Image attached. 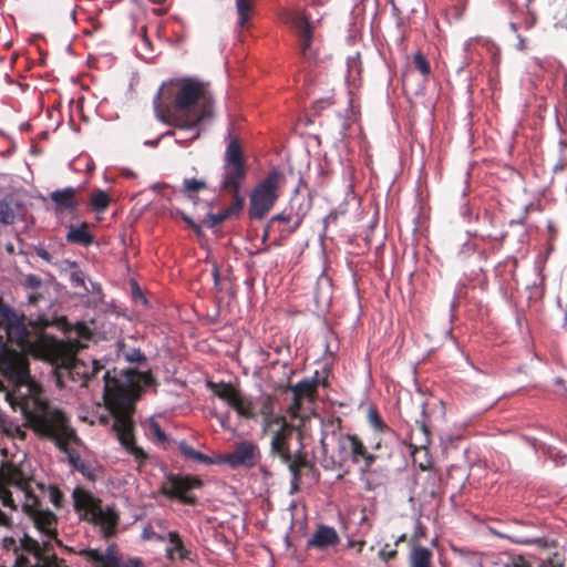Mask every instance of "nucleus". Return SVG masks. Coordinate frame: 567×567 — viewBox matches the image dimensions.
Returning <instances> with one entry per match:
<instances>
[{
  "instance_id": "16",
  "label": "nucleus",
  "mask_w": 567,
  "mask_h": 567,
  "mask_svg": "<svg viewBox=\"0 0 567 567\" xmlns=\"http://www.w3.org/2000/svg\"><path fill=\"white\" fill-rule=\"evenodd\" d=\"M340 543V537L337 530L328 525H319L311 538L307 540V547L326 550L330 547L337 546Z\"/></svg>"
},
{
  "instance_id": "39",
  "label": "nucleus",
  "mask_w": 567,
  "mask_h": 567,
  "mask_svg": "<svg viewBox=\"0 0 567 567\" xmlns=\"http://www.w3.org/2000/svg\"><path fill=\"white\" fill-rule=\"evenodd\" d=\"M75 333L81 338L87 339L90 337V329L84 323H78Z\"/></svg>"
},
{
  "instance_id": "44",
  "label": "nucleus",
  "mask_w": 567,
  "mask_h": 567,
  "mask_svg": "<svg viewBox=\"0 0 567 567\" xmlns=\"http://www.w3.org/2000/svg\"><path fill=\"white\" fill-rule=\"evenodd\" d=\"M181 131L187 133V134H184V137L183 138H178L176 140L177 143H182V142H187V141H193L190 137L193 135L194 132H190L188 130H183L182 127H179Z\"/></svg>"
},
{
  "instance_id": "28",
  "label": "nucleus",
  "mask_w": 567,
  "mask_h": 567,
  "mask_svg": "<svg viewBox=\"0 0 567 567\" xmlns=\"http://www.w3.org/2000/svg\"><path fill=\"white\" fill-rule=\"evenodd\" d=\"M206 188V183L196 178H186L184 181V192L188 197L193 198V195L200 189Z\"/></svg>"
},
{
  "instance_id": "41",
  "label": "nucleus",
  "mask_w": 567,
  "mask_h": 567,
  "mask_svg": "<svg viewBox=\"0 0 567 567\" xmlns=\"http://www.w3.org/2000/svg\"><path fill=\"white\" fill-rule=\"evenodd\" d=\"M289 219H290V218H289V216H287V215H284V214L276 215V216H274V217L270 219V221H269V224H268V227H270L275 221H289Z\"/></svg>"
},
{
  "instance_id": "1",
  "label": "nucleus",
  "mask_w": 567,
  "mask_h": 567,
  "mask_svg": "<svg viewBox=\"0 0 567 567\" xmlns=\"http://www.w3.org/2000/svg\"><path fill=\"white\" fill-rule=\"evenodd\" d=\"M0 364L9 374L8 385L0 378V390L12 410L19 411L30 429L52 440L69 456L70 462L76 464L79 455L71 445L78 444L80 440L70 426L66 414L47 401L40 385L31 379L28 358L2 351Z\"/></svg>"
},
{
  "instance_id": "3",
  "label": "nucleus",
  "mask_w": 567,
  "mask_h": 567,
  "mask_svg": "<svg viewBox=\"0 0 567 567\" xmlns=\"http://www.w3.org/2000/svg\"><path fill=\"white\" fill-rule=\"evenodd\" d=\"M35 488H40L44 493V486L27 475L22 467L10 464L0 468L2 504L12 509L21 506L22 511L32 518L35 528L42 534L43 545L48 546L51 540L56 538L58 519L50 511L40 508Z\"/></svg>"
},
{
  "instance_id": "9",
  "label": "nucleus",
  "mask_w": 567,
  "mask_h": 567,
  "mask_svg": "<svg viewBox=\"0 0 567 567\" xmlns=\"http://www.w3.org/2000/svg\"><path fill=\"white\" fill-rule=\"evenodd\" d=\"M284 179L281 172L272 171L256 185L250 194L249 202V216L251 218L261 219L269 213L278 198V190Z\"/></svg>"
},
{
  "instance_id": "56",
  "label": "nucleus",
  "mask_w": 567,
  "mask_h": 567,
  "mask_svg": "<svg viewBox=\"0 0 567 567\" xmlns=\"http://www.w3.org/2000/svg\"><path fill=\"white\" fill-rule=\"evenodd\" d=\"M511 27H512L513 30H516V24L515 23H512Z\"/></svg>"
},
{
  "instance_id": "50",
  "label": "nucleus",
  "mask_w": 567,
  "mask_h": 567,
  "mask_svg": "<svg viewBox=\"0 0 567 567\" xmlns=\"http://www.w3.org/2000/svg\"><path fill=\"white\" fill-rule=\"evenodd\" d=\"M243 203H244L243 199H238L237 200L236 205L230 208L231 209V215L235 214L236 212H238L241 208Z\"/></svg>"
},
{
  "instance_id": "52",
  "label": "nucleus",
  "mask_w": 567,
  "mask_h": 567,
  "mask_svg": "<svg viewBox=\"0 0 567 567\" xmlns=\"http://www.w3.org/2000/svg\"><path fill=\"white\" fill-rule=\"evenodd\" d=\"M213 277H214V281H215V286L218 287V284H219V274H218V270L215 268L214 271H213Z\"/></svg>"
},
{
  "instance_id": "6",
  "label": "nucleus",
  "mask_w": 567,
  "mask_h": 567,
  "mask_svg": "<svg viewBox=\"0 0 567 567\" xmlns=\"http://www.w3.org/2000/svg\"><path fill=\"white\" fill-rule=\"evenodd\" d=\"M208 389L213 394L220 400L225 401L230 408H233L237 415L246 420H256L258 414L262 416V429L267 430L268 424L287 421L284 416L278 415L274 412V400L267 396L262 400L259 412L257 411L255 402L245 396L240 390L230 383L225 382H212L207 383Z\"/></svg>"
},
{
  "instance_id": "48",
  "label": "nucleus",
  "mask_w": 567,
  "mask_h": 567,
  "mask_svg": "<svg viewBox=\"0 0 567 567\" xmlns=\"http://www.w3.org/2000/svg\"><path fill=\"white\" fill-rule=\"evenodd\" d=\"M475 41H476V39H474V38H470L468 40H466V41L464 42V51H465V52H468V51H470V49H471V47L473 45V43H474Z\"/></svg>"
},
{
  "instance_id": "20",
  "label": "nucleus",
  "mask_w": 567,
  "mask_h": 567,
  "mask_svg": "<svg viewBox=\"0 0 567 567\" xmlns=\"http://www.w3.org/2000/svg\"><path fill=\"white\" fill-rule=\"evenodd\" d=\"M432 551L423 546L413 545L409 555L410 567H432Z\"/></svg>"
},
{
  "instance_id": "31",
  "label": "nucleus",
  "mask_w": 567,
  "mask_h": 567,
  "mask_svg": "<svg viewBox=\"0 0 567 567\" xmlns=\"http://www.w3.org/2000/svg\"><path fill=\"white\" fill-rule=\"evenodd\" d=\"M229 216H231V209H226L218 214H208L207 219L205 220V224L212 228V227L223 223Z\"/></svg>"
},
{
  "instance_id": "33",
  "label": "nucleus",
  "mask_w": 567,
  "mask_h": 567,
  "mask_svg": "<svg viewBox=\"0 0 567 567\" xmlns=\"http://www.w3.org/2000/svg\"><path fill=\"white\" fill-rule=\"evenodd\" d=\"M47 494H48L50 502L54 505V507H56V508L62 507L63 494L58 487L50 486L47 489Z\"/></svg>"
},
{
  "instance_id": "47",
  "label": "nucleus",
  "mask_w": 567,
  "mask_h": 567,
  "mask_svg": "<svg viewBox=\"0 0 567 567\" xmlns=\"http://www.w3.org/2000/svg\"><path fill=\"white\" fill-rule=\"evenodd\" d=\"M475 41H476V39H474V38H470L468 40H466V41L464 42V51H465V52H468V51H470V49H471V47L473 45V43H474Z\"/></svg>"
},
{
  "instance_id": "54",
  "label": "nucleus",
  "mask_w": 567,
  "mask_h": 567,
  "mask_svg": "<svg viewBox=\"0 0 567 567\" xmlns=\"http://www.w3.org/2000/svg\"><path fill=\"white\" fill-rule=\"evenodd\" d=\"M145 379H146V380H145V383H146V384H150V383H151V377H150V375H145Z\"/></svg>"
},
{
  "instance_id": "13",
  "label": "nucleus",
  "mask_w": 567,
  "mask_h": 567,
  "mask_svg": "<svg viewBox=\"0 0 567 567\" xmlns=\"http://www.w3.org/2000/svg\"><path fill=\"white\" fill-rule=\"evenodd\" d=\"M94 567H146L138 557L123 559L115 545H110L104 551L85 549L82 553Z\"/></svg>"
},
{
  "instance_id": "19",
  "label": "nucleus",
  "mask_w": 567,
  "mask_h": 567,
  "mask_svg": "<svg viewBox=\"0 0 567 567\" xmlns=\"http://www.w3.org/2000/svg\"><path fill=\"white\" fill-rule=\"evenodd\" d=\"M256 446L251 443H241L227 455V463L233 467L252 465L255 463Z\"/></svg>"
},
{
  "instance_id": "30",
  "label": "nucleus",
  "mask_w": 567,
  "mask_h": 567,
  "mask_svg": "<svg viewBox=\"0 0 567 567\" xmlns=\"http://www.w3.org/2000/svg\"><path fill=\"white\" fill-rule=\"evenodd\" d=\"M212 415L217 419V421L219 422L220 426L225 431L235 432L236 427L233 426V424H231L230 412L227 411L225 413H218L216 411H212Z\"/></svg>"
},
{
  "instance_id": "36",
  "label": "nucleus",
  "mask_w": 567,
  "mask_h": 567,
  "mask_svg": "<svg viewBox=\"0 0 567 567\" xmlns=\"http://www.w3.org/2000/svg\"><path fill=\"white\" fill-rule=\"evenodd\" d=\"M150 432L152 433L153 436H155L158 441H165L166 440V435L164 433V431L161 429V426L152 421L151 424H150Z\"/></svg>"
},
{
  "instance_id": "26",
  "label": "nucleus",
  "mask_w": 567,
  "mask_h": 567,
  "mask_svg": "<svg viewBox=\"0 0 567 567\" xmlns=\"http://www.w3.org/2000/svg\"><path fill=\"white\" fill-rule=\"evenodd\" d=\"M481 567H528L525 565V563L519 559L518 561H514L511 558H498V559H486L483 564H481Z\"/></svg>"
},
{
  "instance_id": "8",
  "label": "nucleus",
  "mask_w": 567,
  "mask_h": 567,
  "mask_svg": "<svg viewBox=\"0 0 567 567\" xmlns=\"http://www.w3.org/2000/svg\"><path fill=\"white\" fill-rule=\"evenodd\" d=\"M264 432L270 437L271 454L274 456H278L280 461L288 466L293 478L297 480L299 471L305 464V458L301 454H292L290 451V440L295 434L293 426L287 421L281 422L280 424L275 422L272 424H268L267 430Z\"/></svg>"
},
{
  "instance_id": "2",
  "label": "nucleus",
  "mask_w": 567,
  "mask_h": 567,
  "mask_svg": "<svg viewBox=\"0 0 567 567\" xmlns=\"http://www.w3.org/2000/svg\"><path fill=\"white\" fill-rule=\"evenodd\" d=\"M47 359L54 363L61 360L64 365L60 377H68L81 386L87 385L91 380L96 379L102 372L103 399L110 415H101L100 422L107 424L112 420V429L120 444L133 456L138 467L142 466L148 458V454L135 443L134 424L130 416L132 401L128 389L115 377H111L109 370L104 371V367L99 361L64 355L65 344L62 341L52 340L47 344Z\"/></svg>"
},
{
  "instance_id": "35",
  "label": "nucleus",
  "mask_w": 567,
  "mask_h": 567,
  "mask_svg": "<svg viewBox=\"0 0 567 567\" xmlns=\"http://www.w3.org/2000/svg\"><path fill=\"white\" fill-rule=\"evenodd\" d=\"M125 358L130 362H142L145 360V355L141 352L140 349H132L128 352L125 353Z\"/></svg>"
},
{
  "instance_id": "55",
  "label": "nucleus",
  "mask_w": 567,
  "mask_h": 567,
  "mask_svg": "<svg viewBox=\"0 0 567 567\" xmlns=\"http://www.w3.org/2000/svg\"><path fill=\"white\" fill-rule=\"evenodd\" d=\"M298 223L295 224V226L290 229V231H293L298 227Z\"/></svg>"
},
{
  "instance_id": "5",
  "label": "nucleus",
  "mask_w": 567,
  "mask_h": 567,
  "mask_svg": "<svg viewBox=\"0 0 567 567\" xmlns=\"http://www.w3.org/2000/svg\"><path fill=\"white\" fill-rule=\"evenodd\" d=\"M320 424V446L316 449L315 455L324 468L334 470L351 461L354 464L362 463L361 471L367 472L375 462V455L368 452L357 435L340 431L339 417L321 420Z\"/></svg>"
},
{
  "instance_id": "17",
  "label": "nucleus",
  "mask_w": 567,
  "mask_h": 567,
  "mask_svg": "<svg viewBox=\"0 0 567 567\" xmlns=\"http://www.w3.org/2000/svg\"><path fill=\"white\" fill-rule=\"evenodd\" d=\"M76 189L74 187H65L63 189L54 190L50 194V198L54 204L55 210L73 212L78 207Z\"/></svg>"
},
{
  "instance_id": "53",
  "label": "nucleus",
  "mask_w": 567,
  "mask_h": 567,
  "mask_svg": "<svg viewBox=\"0 0 567 567\" xmlns=\"http://www.w3.org/2000/svg\"><path fill=\"white\" fill-rule=\"evenodd\" d=\"M29 300H30V302H35L37 296L30 295Z\"/></svg>"
},
{
  "instance_id": "22",
  "label": "nucleus",
  "mask_w": 567,
  "mask_h": 567,
  "mask_svg": "<svg viewBox=\"0 0 567 567\" xmlns=\"http://www.w3.org/2000/svg\"><path fill=\"white\" fill-rule=\"evenodd\" d=\"M318 381L316 379H303L299 381L293 388V394L296 399H302L312 394L317 386Z\"/></svg>"
},
{
  "instance_id": "32",
  "label": "nucleus",
  "mask_w": 567,
  "mask_h": 567,
  "mask_svg": "<svg viewBox=\"0 0 567 567\" xmlns=\"http://www.w3.org/2000/svg\"><path fill=\"white\" fill-rule=\"evenodd\" d=\"M413 61H414L415 68L420 71V73L422 75L430 74V72H431L430 64L420 52H417L413 55Z\"/></svg>"
},
{
  "instance_id": "4",
  "label": "nucleus",
  "mask_w": 567,
  "mask_h": 567,
  "mask_svg": "<svg viewBox=\"0 0 567 567\" xmlns=\"http://www.w3.org/2000/svg\"><path fill=\"white\" fill-rule=\"evenodd\" d=\"M174 91L173 107H159V93L154 99L155 114L158 121L194 132L192 140L200 135V124L213 117L214 100L208 86L195 79H185L172 84Z\"/></svg>"
},
{
  "instance_id": "10",
  "label": "nucleus",
  "mask_w": 567,
  "mask_h": 567,
  "mask_svg": "<svg viewBox=\"0 0 567 567\" xmlns=\"http://www.w3.org/2000/svg\"><path fill=\"white\" fill-rule=\"evenodd\" d=\"M228 138L224 158L221 188L237 195L246 177L245 159L238 140L231 137L230 133Z\"/></svg>"
},
{
  "instance_id": "34",
  "label": "nucleus",
  "mask_w": 567,
  "mask_h": 567,
  "mask_svg": "<svg viewBox=\"0 0 567 567\" xmlns=\"http://www.w3.org/2000/svg\"><path fill=\"white\" fill-rule=\"evenodd\" d=\"M142 538L144 540L166 542L167 533L158 534L151 526H147L143 529Z\"/></svg>"
},
{
  "instance_id": "23",
  "label": "nucleus",
  "mask_w": 567,
  "mask_h": 567,
  "mask_svg": "<svg viewBox=\"0 0 567 567\" xmlns=\"http://www.w3.org/2000/svg\"><path fill=\"white\" fill-rule=\"evenodd\" d=\"M90 205L95 212H105L110 205V196L102 189H95L91 195Z\"/></svg>"
},
{
  "instance_id": "38",
  "label": "nucleus",
  "mask_w": 567,
  "mask_h": 567,
  "mask_svg": "<svg viewBox=\"0 0 567 567\" xmlns=\"http://www.w3.org/2000/svg\"><path fill=\"white\" fill-rule=\"evenodd\" d=\"M35 254H37V256H39L40 258H42L47 262H49V264L53 262L52 255L45 248L37 247L35 248Z\"/></svg>"
},
{
  "instance_id": "29",
  "label": "nucleus",
  "mask_w": 567,
  "mask_h": 567,
  "mask_svg": "<svg viewBox=\"0 0 567 567\" xmlns=\"http://www.w3.org/2000/svg\"><path fill=\"white\" fill-rule=\"evenodd\" d=\"M368 421L369 424L378 432H383L386 429V425L382 421L378 411L374 408H369L368 410Z\"/></svg>"
},
{
  "instance_id": "40",
  "label": "nucleus",
  "mask_w": 567,
  "mask_h": 567,
  "mask_svg": "<svg viewBox=\"0 0 567 567\" xmlns=\"http://www.w3.org/2000/svg\"><path fill=\"white\" fill-rule=\"evenodd\" d=\"M347 66H348V79L352 76V69L358 68V60L357 56H350L347 60Z\"/></svg>"
},
{
  "instance_id": "45",
  "label": "nucleus",
  "mask_w": 567,
  "mask_h": 567,
  "mask_svg": "<svg viewBox=\"0 0 567 567\" xmlns=\"http://www.w3.org/2000/svg\"><path fill=\"white\" fill-rule=\"evenodd\" d=\"M183 219H184V220H185V221H186V223H187V224H188L193 229H195L197 233H199V231H200V227H199L197 224H195V223L192 220V218H189L188 216H185V215H184V216H183Z\"/></svg>"
},
{
  "instance_id": "37",
  "label": "nucleus",
  "mask_w": 567,
  "mask_h": 567,
  "mask_svg": "<svg viewBox=\"0 0 567 567\" xmlns=\"http://www.w3.org/2000/svg\"><path fill=\"white\" fill-rule=\"evenodd\" d=\"M24 285L28 288L37 289L42 285V280L35 275H28L24 279Z\"/></svg>"
},
{
  "instance_id": "24",
  "label": "nucleus",
  "mask_w": 567,
  "mask_h": 567,
  "mask_svg": "<svg viewBox=\"0 0 567 567\" xmlns=\"http://www.w3.org/2000/svg\"><path fill=\"white\" fill-rule=\"evenodd\" d=\"M16 219V210L12 203L3 199L0 202V223L3 225H10Z\"/></svg>"
},
{
  "instance_id": "51",
  "label": "nucleus",
  "mask_w": 567,
  "mask_h": 567,
  "mask_svg": "<svg viewBox=\"0 0 567 567\" xmlns=\"http://www.w3.org/2000/svg\"><path fill=\"white\" fill-rule=\"evenodd\" d=\"M517 49L518 50H525L526 49V41L524 39H522L519 35H518Z\"/></svg>"
},
{
  "instance_id": "57",
  "label": "nucleus",
  "mask_w": 567,
  "mask_h": 567,
  "mask_svg": "<svg viewBox=\"0 0 567 567\" xmlns=\"http://www.w3.org/2000/svg\"><path fill=\"white\" fill-rule=\"evenodd\" d=\"M158 187H159V185H157V184H156V185H153V189H154V190H155V189H157Z\"/></svg>"
},
{
  "instance_id": "25",
  "label": "nucleus",
  "mask_w": 567,
  "mask_h": 567,
  "mask_svg": "<svg viewBox=\"0 0 567 567\" xmlns=\"http://www.w3.org/2000/svg\"><path fill=\"white\" fill-rule=\"evenodd\" d=\"M179 449H181L182 453L190 460H194V461H197L200 463H206V464L213 463V461L209 456L196 451L195 449H193L190 445L186 444L185 442L181 443Z\"/></svg>"
},
{
  "instance_id": "42",
  "label": "nucleus",
  "mask_w": 567,
  "mask_h": 567,
  "mask_svg": "<svg viewBox=\"0 0 567 567\" xmlns=\"http://www.w3.org/2000/svg\"><path fill=\"white\" fill-rule=\"evenodd\" d=\"M11 524V517L0 509V526H9Z\"/></svg>"
},
{
  "instance_id": "14",
  "label": "nucleus",
  "mask_w": 567,
  "mask_h": 567,
  "mask_svg": "<svg viewBox=\"0 0 567 567\" xmlns=\"http://www.w3.org/2000/svg\"><path fill=\"white\" fill-rule=\"evenodd\" d=\"M286 23L295 29L300 41V51L305 59H312L315 50L311 48L312 25L300 11H291L286 17Z\"/></svg>"
},
{
  "instance_id": "11",
  "label": "nucleus",
  "mask_w": 567,
  "mask_h": 567,
  "mask_svg": "<svg viewBox=\"0 0 567 567\" xmlns=\"http://www.w3.org/2000/svg\"><path fill=\"white\" fill-rule=\"evenodd\" d=\"M2 547L16 555L13 567H35L40 555V545L37 540L24 535L21 539L3 537Z\"/></svg>"
},
{
  "instance_id": "21",
  "label": "nucleus",
  "mask_w": 567,
  "mask_h": 567,
  "mask_svg": "<svg viewBox=\"0 0 567 567\" xmlns=\"http://www.w3.org/2000/svg\"><path fill=\"white\" fill-rule=\"evenodd\" d=\"M66 240L72 244L89 246L93 243V236L87 230V225L82 224L80 227H69Z\"/></svg>"
},
{
  "instance_id": "43",
  "label": "nucleus",
  "mask_w": 567,
  "mask_h": 567,
  "mask_svg": "<svg viewBox=\"0 0 567 567\" xmlns=\"http://www.w3.org/2000/svg\"><path fill=\"white\" fill-rule=\"evenodd\" d=\"M174 131H167L165 133H163L157 140L155 141H146L145 142V145H150V146H154V145H157L158 141L165 136H171V135H174Z\"/></svg>"
},
{
  "instance_id": "7",
  "label": "nucleus",
  "mask_w": 567,
  "mask_h": 567,
  "mask_svg": "<svg viewBox=\"0 0 567 567\" xmlns=\"http://www.w3.org/2000/svg\"><path fill=\"white\" fill-rule=\"evenodd\" d=\"M73 506L79 516L87 522L99 525L111 535L117 524V514L109 506H103L101 501L81 487L72 493Z\"/></svg>"
},
{
  "instance_id": "12",
  "label": "nucleus",
  "mask_w": 567,
  "mask_h": 567,
  "mask_svg": "<svg viewBox=\"0 0 567 567\" xmlns=\"http://www.w3.org/2000/svg\"><path fill=\"white\" fill-rule=\"evenodd\" d=\"M0 328L6 332L8 340L24 348L28 341V329L23 318L9 305L0 300Z\"/></svg>"
},
{
  "instance_id": "46",
  "label": "nucleus",
  "mask_w": 567,
  "mask_h": 567,
  "mask_svg": "<svg viewBox=\"0 0 567 567\" xmlns=\"http://www.w3.org/2000/svg\"><path fill=\"white\" fill-rule=\"evenodd\" d=\"M72 281L76 285V286H82L84 284V280L81 278V276L76 272L72 274Z\"/></svg>"
},
{
  "instance_id": "49",
  "label": "nucleus",
  "mask_w": 567,
  "mask_h": 567,
  "mask_svg": "<svg viewBox=\"0 0 567 567\" xmlns=\"http://www.w3.org/2000/svg\"><path fill=\"white\" fill-rule=\"evenodd\" d=\"M515 543H520V544H528L530 540L528 538H524V537H516V536H512L511 537Z\"/></svg>"
},
{
  "instance_id": "27",
  "label": "nucleus",
  "mask_w": 567,
  "mask_h": 567,
  "mask_svg": "<svg viewBox=\"0 0 567 567\" xmlns=\"http://www.w3.org/2000/svg\"><path fill=\"white\" fill-rule=\"evenodd\" d=\"M254 0H236L238 23L243 27L248 21Z\"/></svg>"
},
{
  "instance_id": "18",
  "label": "nucleus",
  "mask_w": 567,
  "mask_h": 567,
  "mask_svg": "<svg viewBox=\"0 0 567 567\" xmlns=\"http://www.w3.org/2000/svg\"><path fill=\"white\" fill-rule=\"evenodd\" d=\"M166 556L168 559L193 560V553L183 543L177 532H167Z\"/></svg>"
},
{
  "instance_id": "15",
  "label": "nucleus",
  "mask_w": 567,
  "mask_h": 567,
  "mask_svg": "<svg viewBox=\"0 0 567 567\" xmlns=\"http://www.w3.org/2000/svg\"><path fill=\"white\" fill-rule=\"evenodd\" d=\"M202 486L198 478L190 476H172L168 485L163 488L164 494L178 497L185 504H195L196 497L190 491Z\"/></svg>"
}]
</instances>
